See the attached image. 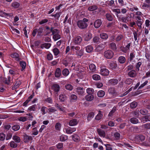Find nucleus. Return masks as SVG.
I'll list each match as a JSON object with an SVG mask.
<instances>
[{"label": "nucleus", "instance_id": "f257e3e1", "mask_svg": "<svg viewBox=\"0 0 150 150\" xmlns=\"http://www.w3.org/2000/svg\"><path fill=\"white\" fill-rule=\"evenodd\" d=\"M88 21V20L87 19L83 18L82 20H79L77 22L78 26L80 29L85 28L88 26L86 22Z\"/></svg>", "mask_w": 150, "mask_h": 150}, {"label": "nucleus", "instance_id": "f03ea898", "mask_svg": "<svg viewBox=\"0 0 150 150\" xmlns=\"http://www.w3.org/2000/svg\"><path fill=\"white\" fill-rule=\"evenodd\" d=\"M104 55L106 58L110 59L113 57L114 53L112 51L108 50L104 52Z\"/></svg>", "mask_w": 150, "mask_h": 150}, {"label": "nucleus", "instance_id": "7ed1b4c3", "mask_svg": "<svg viewBox=\"0 0 150 150\" xmlns=\"http://www.w3.org/2000/svg\"><path fill=\"white\" fill-rule=\"evenodd\" d=\"M145 137L143 135L140 134L136 136L134 138L135 142L139 143L145 140Z\"/></svg>", "mask_w": 150, "mask_h": 150}, {"label": "nucleus", "instance_id": "20e7f679", "mask_svg": "<svg viewBox=\"0 0 150 150\" xmlns=\"http://www.w3.org/2000/svg\"><path fill=\"white\" fill-rule=\"evenodd\" d=\"M84 40L88 41L92 38V34L90 32L88 31L84 36Z\"/></svg>", "mask_w": 150, "mask_h": 150}, {"label": "nucleus", "instance_id": "39448f33", "mask_svg": "<svg viewBox=\"0 0 150 150\" xmlns=\"http://www.w3.org/2000/svg\"><path fill=\"white\" fill-rule=\"evenodd\" d=\"M101 24V20L100 19H97L94 23V27L96 28H98L100 26Z\"/></svg>", "mask_w": 150, "mask_h": 150}, {"label": "nucleus", "instance_id": "423d86ee", "mask_svg": "<svg viewBox=\"0 0 150 150\" xmlns=\"http://www.w3.org/2000/svg\"><path fill=\"white\" fill-rule=\"evenodd\" d=\"M82 41V38L80 36H78L73 40L74 43L76 44L79 45Z\"/></svg>", "mask_w": 150, "mask_h": 150}, {"label": "nucleus", "instance_id": "0eeeda50", "mask_svg": "<svg viewBox=\"0 0 150 150\" xmlns=\"http://www.w3.org/2000/svg\"><path fill=\"white\" fill-rule=\"evenodd\" d=\"M100 73L103 76H108L109 74L108 70L105 68L102 69L100 70Z\"/></svg>", "mask_w": 150, "mask_h": 150}, {"label": "nucleus", "instance_id": "6e6552de", "mask_svg": "<svg viewBox=\"0 0 150 150\" xmlns=\"http://www.w3.org/2000/svg\"><path fill=\"white\" fill-rule=\"evenodd\" d=\"M52 88L55 92L57 93L59 91L60 86L58 84H53Z\"/></svg>", "mask_w": 150, "mask_h": 150}, {"label": "nucleus", "instance_id": "1a4fd4ad", "mask_svg": "<svg viewBox=\"0 0 150 150\" xmlns=\"http://www.w3.org/2000/svg\"><path fill=\"white\" fill-rule=\"evenodd\" d=\"M79 122L77 120L73 119L71 120L69 122V125L70 126H74L76 125Z\"/></svg>", "mask_w": 150, "mask_h": 150}, {"label": "nucleus", "instance_id": "9d476101", "mask_svg": "<svg viewBox=\"0 0 150 150\" xmlns=\"http://www.w3.org/2000/svg\"><path fill=\"white\" fill-rule=\"evenodd\" d=\"M76 92L79 95L82 96L84 93V91L83 88L78 87L76 88Z\"/></svg>", "mask_w": 150, "mask_h": 150}, {"label": "nucleus", "instance_id": "9b49d317", "mask_svg": "<svg viewBox=\"0 0 150 150\" xmlns=\"http://www.w3.org/2000/svg\"><path fill=\"white\" fill-rule=\"evenodd\" d=\"M10 78V77L9 76H8L7 78L4 77H1V79L2 81L7 85L9 84Z\"/></svg>", "mask_w": 150, "mask_h": 150}, {"label": "nucleus", "instance_id": "f8f14e48", "mask_svg": "<svg viewBox=\"0 0 150 150\" xmlns=\"http://www.w3.org/2000/svg\"><path fill=\"white\" fill-rule=\"evenodd\" d=\"M98 133L99 135L101 137H104L105 135V132L103 130L98 129L97 130Z\"/></svg>", "mask_w": 150, "mask_h": 150}, {"label": "nucleus", "instance_id": "ddd939ff", "mask_svg": "<svg viewBox=\"0 0 150 150\" xmlns=\"http://www.w3.org/2000/svg\"><path fill=\"white\" fill-rule=\"evenodd\" d=\"M61 75V70L59 68H57L55 72V77L57 78L59 77Z\"/></svg>", "mask_w": 150, "mask_h": 150}, {"label": "nucleus", "instance_id": "4468645a", "mask_svg": "<svg viewBox=\"0 0 150 150\" xmlns=\"http://www.w3.org/2000/svg\"><path fill=\"white\" fill-rule=\"evenodd\" d=\"M59 99L61 102H64L67 99L66 96L64 94H60L59 96Z\"/></svg>", "mask_w": 150, "mask_h": 150}, {"label": "nucleus", "instance_id": "2eb2a0df", "mask_svg": "<svg viewBox=\"0 0 150 150\" xmlns=\"http://www.w3.org/2000/svg\"><path fill=\"white\" fill-rule=\"evenodd\" d=\"M118 82V80L116 79H112L109 81V84L114 85L117 84Z\"/></svg>", "mask_w": 150, "mask_h": 150}, {"label": "nucleus", "instance_id": "dca6fc26", "mask_svg": "<svg viewBox=\"0 0 150 150\" xmlns=\"http://www.w3.org/2000/svg\"><path fill=\"white\" fill-rule=\"evenodd\" d=\"M110 67L112 69H115L117 67V64L115 62H111L110 64Z\"/></svg>", "mask_w": 150, "mask_h": 150}, {"label": "nucleus", "instance_id": "f3484780", "mask_svg": "<svg viewBox=\"0 0 150 150\" xmlns=\"http://www.w3.org/2000/svg\"><path fill=\"white\" fill-rule=\"evenodd\" d=\"M51 44L50 43H45L41 45L40 46V47L42 49H43L44 47L47 49H48L51 46Z\"/></svg>", "mask_w": 150, "mask_h": 150}, {"label": "nucleus", "instance_id": "a211bd4d", "mask_svg": "<svg viewBox=\"0 0 150 150\" xmlns=\"http://www.w3.org/2000/svg\"><path fill=\"white\" fill-rule=\"evenodd\" d=\"M136 75V71L134 70H131L128 73V75L131 77H134Z\"/></svg>", "mask_w": 150, "mask_h": 150}, {"label": "nucleus", "instance_id": "6ab92c4d", "mask_svg": "<svg viewBox=\"0 0 150 150\" xmlns=\"http://www.w3.org/2000/svg\"><path fill=\"white\" fill-rule=\"evenodd\" d=\"M72 138L73 140L75 142H78L80 140V137L76 134L72 135Z\"/></svg>", "mask_w": 150, "mask_h": 150}, {"label": "nucleus", "instance_id": "aec40b11", "mask_svg": "<svg viewBox=\"0 0 150 150\" xmlns=\"http://www.w3.org/2000/svg\"><path fill=\"white\" fill-rule=\"evenodd\" d=\"M89 68L92 72H94L96 70V66L93 64H91L89 65Z\"/></svg>", "mask_w": 150, "mask_h": 150}, {"label": "nucleus", "instance_id": "412c9836", "mask_svg": "<svg viewBox=\"0 0 150 150\" xmlns=\"http://www.w3.org/2000/svg\"><path fill=\"white\" fill-rule=\"evenodd\" d=\"M93 50V47L92 46L89 45L86 47V51L88 53L91 52Z\"/></svg>", "mask_w": 150, "mask_h": 150}, {"label": "nucleus", "instance_id": "4be33fe9", "mask_svg": "<svg viewBox=\"0 0 150 150\" xmlns=\"http://www.w3.org/2000/svg\"><path fill=\"white\" fill-rule=\"evenodd\" d=\"M94 98L93 96L91 94H88L86 96V100L88 101L92 100Z\"/></svg>", "mask_w": 150, "mask_h": 150}, {"label": "nucleus", "instance_id": "5701e85b", "mask_svg": "<svg viewBox=\"0 0 150 150\" xmlns=\"http://www.w3.org/2000/svg\"><path fill=\"white\" fill-rule=\"evenodd\" d=\"M12 139L16 143H19L20 142L21 140L20 137L17 135L13 136Z\"/></svg>", "mask_w": 150, "mask_h": 150}, {"label": "nucleus", "instance_id": "b1692460", "mask_svg": "<svg viewBox=\"0 0 150 150\" xmlns=\"http://www.w3.org/2000/svg\"><path fill=\"white\" fill-rule=\"evenodd\" d=\"M140 113L142 115H144L148 113V110L145 108L142 109L139 111Z\"/></svg>", "mask_w": 150, "mask_h": 150}, {"label": "nucleus", "instance_id": "393cba45", "mask_svg": "<svg viewBox=\"0 0 150 150\" xmlns=\"http://www.w3.org/2000/svg\"><path fill=\"white\" fill-rule=\"evenodd\" d=\"M126 61V59L124 57L121 56L119 57L118 61L121 64H123Z\"/></svg>", "mask_w": 150, "mask_h": 150}, {"label": "nucleus", "instance_id": "a878e982", "mask_svg": "<svg viewBox=\"0 0 150 150\" xmlns=\"http://www.w3.org/2000/svg\"><path fill=\"white\" fill-rule=\"evenodd\" d=\"M103 115L102 114L101 111L99 110V111L98 114L96 117L95 119L96 120H99L101 119Z\"/></svg>", "mask_w": 150, "mask_h": 150}, {"label": "nucleus", "instance_id": "bb28decb", "mask_svg": "<svg viewBox=\"0 0 150 150\" xmlns=\"http://www.w3.org/2000/svg\"><path fill=\"white\" fill-rule=\"evenodd\" d=\"M43 31V28L42 27H40L38 29H37V36H40L41 35V34L42 33Z\"/></svg>", "mask_w": 150, "mask_h": 150}, {"label": "nucleus", "instance_id": "cd10ccee", "mask_svg": "<svg viewBox=\"0 0 150 150\" xmlns=\"http://www.w3.org/2000/svg\"><path fill=\"white\" fill-rule=\"evenodd\" d=\"M130 121L132 123L134 124H137L139 122L138 119L135 117L132 118L130 119Z\"/></svg>", "mask_w": 150, "mask_h": 150}, {"label": "nucleus", "instance_id": "c85d7f7f", "mask_svg": "<svg viewBox=\"0 0 150 150\" xmlns=\"http://www.w3.org/2000/svg\"><path fill=\"white\" fill-rule=\"evenodd\" d=\"M76 130V128H74L71 129L68 128L66 129V133L68 134H71L73 132L75 131Z\"/></svg>", "mask_w": 150, "mask_h": 150}, {"label": "nucleus", "instance_id": "c756f323", "mask_svg": "<svg viewBox=\"0 0 150 150\" xmlns=\"http://www.w3.org/2000/svg\"><path fill=\"white\" fill-rule=\"evenodd\" d=\"M97 95L98 97H102L105 95V92L103 90L99 91L98 92Z\"/></svg>", "mask_w": 150, "mask_h": 150}, {"label": "nucleus", "instance_id": "7c9ffc66", "mask_svg": "<svg viewBox=\"0 0 150 150\" xmlns=\"http://www.w3.org/2000/svg\"><path fill=\"white\" fill-rule=\"evenodd\" d=\"M137 105V103L135 101H134L130 103V107L132 109L136 107Z\"/></svg>", "mask_w": 150, "mask_h": 150}, {"label": "nucleus", "instance_id": "2f4dec72", "mask_svg": "<svg viewBox=\"0 0 150 150\" xmlns=\"http://www.w3.org/2000/svg\"><path fill=\"white\" fill-rule=\"evenodd\" d=\"M106 17L108 20L109 21H111L113 19V17L110 13H107L106 14Z\"/></svg>", "mask_w": 150, "mask_h": 150}, {"label": "nucleus", "instance_id": "473e14b6", "mask_svg": "<svg viewBox=\"0 0 150 150\" xmlns=\"http://www.w3.org/2000/svg\"><path fill=\"white\" fill-rule=\"evenodd\" d=\"M68 139V137L64 135H61L60 137V139L61 141L64 142L67 140Z\"/></svg>", "mask_w": 150, "mask_h": 150}, {"label": "nucleus", "instance_id": "72a5a7b5", "mask_svg": "<svg viewBox=\"0 0 150 150\" xmlns=\"http://www.w3.org/2000/svg\"><path fill=\"white\" fill-rule=\"evenodd\" d=\"M98 8V7L96 5H93L89 6L88 8V10L90 11H92L95 10Z\"/></svg>", "mask_w": 150, "mask_h": 150}, {"label": "nucleus", "instance_id": "f704fd0d", "mask_svg": "<svg viewBox=\"0 0 150 150\" xmlns=\"http://www.w3.org/2000/svg\"><path fill=\"white\" fill-rule=\"evenodd\" d=\"M117 17L119 19L120 21H122L123 22L126 23L127 21H126V19L125 17H123L122 16H119L118 14H116Z\"/></svg>", "mask_w": 150, "mask_h": 150}, {"label": "nucleus", "instance_id": "c9c22d12", "mask_svg": "<svg viewBox=\"0 0 150 150\" xmlns=\"http://www.w3.org/2000/svg\"><path fill=\"white\" fill-rule=\"evenodd\" d=\"M70 100L73 101H76L77 100V97L74 94H71L70 96Z\"/></svg>", "mask_w": 150, "mask_h": 150}, {"label": "nucleus", "instance_id": "e433bc0d", "mask_svg": "<svg viewBox=\"0 0 150 150\" xmlns=\"http://www.w3.org/2000/svg\"><path fill=\"white\" fill-rule=\"evenodd\" d=\"M100 38L103 39H106L108 38V35L104 33L100 34Z\"/></svg>", "mask_w": 150, "mask_h": 150}, {"label": "nucleus", "instance_id": "4c0bfd02", "mask_svg": "<svg viewBox=\"0 0 150 150\" xmlns=\"http://www.w3.org/2000/svg\"><path fill=\"white\" fill-rule=\"evenodd\" d=\"M21 66L22 67L21 70H23L25 68L26 64L24 62H21L20 63Z\"/></svg>", "mask_w": 150, "mask_h": 150}, {"label": "nucleus", "instance_id": "58836bf2", "mask_svg": "<svg viewBox=\"0 0 150 150\" xmlns=\"http://www.w3.org/2000/svg\"><path fill=\"white\" fill-rule=\"evenodd\" d=\"M69 71L67 69H64L62 71V74L64 76H67L69 74Z\"/></svg>", "mask_w": 150, "mask_h": 150}, {"label": "nucleus", "instance_id": "ea45409f", "mask_svg": "<svg viewBox=\"0 0 150 150\" xmlns=\"http://www.w3.org/2000/svg\"><path fill=\"white\" fill-rule=\"evenodd\" d=\"M11 6L15 8H17L19 7L20 4H19L17 2H14L12 3Z\"/></svg>", "mask_w": 150, "mask_h": 150}, {"label": "nucleus", "instance_id": "a19ab883", "mask_svg": "<svg viewBox=\"0 0 150 150\" xmlns=\"http://www.w3.org/2000/svg\"><path fill=\"white\" fill-rule=\"evenodd\" d=\"M53 52L55 56L58 55L59 53V49L57 48H54L53 49Z\"/></svg>", "mask_w": 150, "mask_h": 150}, {"label": "nucleus", "instance_id": "79ce46f5", "mask_svg": "<svg viewBox=\"0 0 150 150\" xmlns=\"http://www.w3.org/2000/svg\"><path fill=\"white\" fill-rule=\"evenodd\" d=\"M108 91L109 93L111 94H114L115 93V91L114 88H110L108 90Z\"/></svg>", "mask_w": 150, "mask_h": 150}, {"label": "nucleus", "instance_id": "37998d69", "mask_svg": "<svg viewBox=\"0 0 150 150\" xmlns=\"http://www.w3.org/2000/svg\"><path fill=\"white\" fill-rule=\"evenodd\" d=\"M94 91V90L92 88H88L86 90L87 93L88 94L92 95Z\"/></svg>", "mask_w": 150, "mask_h": 150}, {"label": "nucleus", "instance_id": "c03bdc74", "mask_svg": "<svg viewBox=\"0 0 150 150\" xmlns=\"http://www.w3.org/2000/svg\"><path fill=\"white\" fill-rule=\"evenodd\" d=\"M94 114L93 112H91L88 115L87 119L88 120H90L91 118L93 117Z\"/></svg>", "mask_w": 150, "mask_h": 150}, {"label": "nucleus", "instance_id": "a18cd8bd", "mask_svg": "<svg viewBox=\"0 0 150 150\" xmlns=\"http://www.w3.org/2000/svg\"><path fill=\"white\" fill-rule=\"evenodd\" d=\"M10 145L12 148H16L17 146V144L13 141H11L10 143Z\"/></svg>", "mask_w": 150, "mask_h": 150}, {"label": "nucleus", "instance_id": "49530a36", "mask_svg": "<svg viewBox=\"0 0 150 150\" xmlns=\"http://www.w3.org/2000/svg\"><path fill=\"white\" fill-rule=\"evenodd\" d=\"M20 128V126L17 125H14L12 127L13 130L14 131H17Z\"/></svg>", "mask_w": 150, "mask_h": 150}, {"label": "nucleus", "instance_id": "de8ad7c7", "mask_svg": "<svg viewBox=\"0 0 150 150\" xmlns=\"http://www.w3.org/2000/svg\"><path fill=\"white\" fill-rule=\"evenodd\" d=\"M60 35L58 33L54 35L53 36V38L55 40H56L60 39Z\"/></svg>", "mask_w": 150, "mask_h": 150}, {"label": "nucleus", "instance_id": "09e8293b", "mask_svg": "<svg viewBox=\"0 0 150 150\" xmlns=\"http://www.w3.org/2000/svg\"><path fill=\"white\" fill-rule=\"evenodd\" d=\"M93 79L95 80H98L100 79V76L97 74L93 75L92 76Z\"/></svg>", "mask_w": 150, "mask_h": 150}, {"label": "nucleus", "instance_id": "8fccbe9b", "mask_svg": "<svg viewBox=\"0 0 150 150\" xmlns=\"http://www.w3.org/2000/svg\"><path fill=\"white\" fill-rule=\"evenodd\" d=\"M105 46V45L101 44L98 46L97 49L99 50H102L104 48Z\"/></svg>", "mask_w": 150, "mask_h": 150}, {"label": "nucleus", "instance_id": "3c124183", "mask_svg": "<svg viewBox=\"0 0 150 150\" xmlns=\"http://www.w3.org/2000/svg\"><path fill=\"white\" fill-rule=\"evenodd\" d=\"M116 108L115 107H114L112 110L110 112L109 114H108V116H111L112 115L113 113L115 112V111L116 110Z\"/></svg>", "mask_w": 150, "mask_h": 150}, {"label": "nucleus", "instance_id": "603ef678", "mask_svg": "<svg viewBox=\"0 0 150 150\" xmlns=\"http://www.w3.org/2000/svg\"><path fill=\"white\" fill-rule=\"evenodd\" d=\"M36 105H34L30 107L28 109V110L30 111H34L35 110Z\"/></svg>", "mask_w": 150, "mask_h": 150}, {"label": "nucleus", "instance_id": "864d4df0", "mask_svg": "<svg viewBox=\"0 0 150 150\" xmlns=\"http://www.w3.org/2000/svg\"><path fill=\"white\" fill-rule=\"evenodd\" d=\"M6 137L5 134L3 133H0V140H4Z\"/></svg>", "mask_w": 150, "mask_h": 150}, {"label": "nucleus", "instance_id": "5fc2aeb1", "mask_svg": "<svg viewBox=\"0 0 150 150\" xmlns=\"http://www.w3.org/2000/svg\"><path fill=\"white\" fill-rule=\"evenodd\" d=\"M76 54L78 56H81L83 55V52L82 50L76 52Z\"/></svg>", "mask_w": 150, "mask_h": 150}, {"label": "nucleus", "instance_id": "6e6d98bb", "mask_svg": "<svg viewBox=\"0 0 150 150\" xmlns=\"http://www.w3.org/2000/svg\"><path fill=\"white\" fill-rule=\"evenodd\" d=\"M66 88L68 90L71 91L73 89V86L71 84H67L65 86Z\"/></svg>", "mask_w": 150, "mask_h": 150}, {"label": "nucleus", "instance_id": "4d7b16f0", "mask_svg": "<svg viewBox=\"0 0 150 150\" xmlns=\"http://www.w3.org/2000/svg\"><path fill=\"white\" fill-rule=\"evenodd\" d=\"M12 134L11 133H8L6 135V140H8L11 139L12 137Z\"/></svg>", "mask_w": 150, "mask_h": 150}, {"label": "nucleus", "instance_id": "13d9d810", "mask_svg": "<svg viewBox=\"0 0 150 150\" xmlns=\"http://www.w3.org/2000/svg\"><path fill=\"white\" fill-rule=\"evenodd\" d=\"M104 145L106 147V150H112V148L111 147V145L110 144H105Z\"/></svg>", "mask_w": 150, "mask_h": 150}, {"label": "nucleus", "instance_id": "bf43d9fd", "mask_svg": "<svg viewBox=\"0 0 150 150\" xmlns=\"http://www.w3.org/2000/svg\"><path fill=\"white\" fill-rule=\"evenodd\" d=\"M21 82L19 80L16 81L15 84V87L16 88H18L21 84Z\"/></svg>", "mask_w": 150, "mask_h": 150}, {"label": "nucleus", "instance_id": "052dcab7", "mask_svg": "<svg viewBox=\"0 0 150 150\" xmlns=\"http://www.w3.org/2000/svg\"><path fill=\"white\" fill-rule=\"evenodd\" d=\"M62 64L65 65V67H67L68 66V64H69L66 58L63 59Z\"/></svg>", "mask_w": 150, "mask_h": 150}, {"label": "nucleus", "instance_id": "680f3d73", "mask_svg": "<svg viewBox=\"0 0 150 150\" xmlns=\"http://www.w3.org/2000/svg\"><path fill=\"white\" fill-rule=\"evenodd\" d=\"M111 49L113 50H115L116 49V44L114 43H112L110 45Z\"/></svg>", "mask_w": 150, "mask_h": 150}, {"label": "nucleus", "instance_id": "e2e57ef3", "mask_svg": "<svg viewBox=\"0 0 150 150\" xmlns=\"http://www.w3.org/2000/svg\"><path fill=\"white\" fill-rule=\"evenodd\" d=\"M11 57L13 58H18H18L19 55L17 53L15 52L11 55Z\"/></svg>", "mask_w": 150, "mask_h": 150}, {"label": "nucleus", "instance_id": "0e129e2a", "mask_svg": "<svg viewBox=\"0 0 150 150\" xmlns=\"http://www.w3.org/2000/svg\"><path fill=\"white\" fill-rule=\"evenodd\" d=\"M120 134L117 132L115 133L114 134V136L117 139H119L120 137Z\"/></svg>", "mask_w": 150, "mask_h": 150}, {"label": "nucleus", "instance_id": "69168bd1", "mask_svg": "<svg viewBox=\"0 0 150 150\" xmlns=\"http://www.w3.org/2000/svg\"><path fill=\"white\" fill-rule=\"evenodd\" d=\"M144 118L145 119V120L146 122L150 121V114L145 116L144 117Z\"/></svg>", "mask_w": 150, "mask_h": 150}, {"label": "nucleus", "instance_id": "338daca9", "mask_svg": "<svg viewBox=\"0 0 150 150\" xmlns=\"http://www.w3.org/2000/svg\"><path fill=\"white\" fill-rule=\"evenodd\" d=\"M99 38L98 37L95 36L93 38V41L94 43H97L99 41Z\"/></svg>", "mask_w": 150, "mask_h": 150}, {"label": "nucleus", "instance_id": "774afa93", "mask_svg": "<svg viewBox=\"0 0 150 150\" xmlns=\"http://www.w3.org/2000/svg\"><path fill=\"white\" fill-rule=\"evenodd\" d=\"M142 22L140 21H137V25L139 27V29H142Z\"/></svg>", "mask_w": 150, "mask_h": 150}]
</instances>
